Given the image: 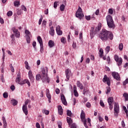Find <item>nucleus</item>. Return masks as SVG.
I'll list each match as a JSON object with an SVG mask.
<instances>
[{
	"instance_id": "de8ad7c7",
	"label": "nucleus",
	"mask_w": 128,
	"mask_h": 128,
	"mask_svg": "<svg viewBox=\"0 0 128 128\" xmlns=\"http://www.w3.org/2000/svg\"><path fill=\"white\" fill-rule=\"evenodd\" d=\"M42 18H43L42 16V15H41V17L40 18L39 21H38V24H40V25L42 24Z\"/></svg>"
},
{
	"instance_id": "423d86ee",
	"label": "nucleus",
	"mask_w": 128,
	"mask_h": 128,
	"mask_svg": "<svg viewBox=\"0 0 128 128\" xmlns=\"http://www.w3.org/2000/svg\"><path fill=\"white\" fill-rule=\"evenodd\" d=\"M114 60L117 62V64L118 66H120L122 64V58H118V56L114 55Z\"/></svg>"
},
{
	"instance_id": "473e14b6",
	"label": "nucleus",
	"mask_w": 128,
	"mask_h": 128,
	"mask_svg": "<svg viewBox=\"0 0 128 128\" xmlns=\"http://www.w3.org/2000/svg\"><path fill=\"white\" fill-rule=\"evenodd\" d=\"M118 48H119L120 50V51L122 50L124 48V44L122 43H120V44H119Z\"/></svg>"
},
{
	"instance_id": "603ef678",
	"label": "nucleus",
	"mask_w": 128,
	"mask_h": 128,
	"mask_svg": "<svg viewBox=\"0 0 128 128\" xmlns=\"http://www.w3.org/2000/svg\"><path fill=\"white\" fill-rule=\"evenodd\" d=\"M61 42H62V44H66V38L62 37L61 38Z\"/></svg>"
},
{
	"instance_id": "0eeeda50",
	"label": "nucleus",
	"mask_w": 128,
	"mask_h": 128,
	"mask_svg": "<svg viewBox=\"0 0 128 128\" xmlns=\"http://www.w3.org/2000/svg\"><path fill=\"white\" fill-rule=\"evenodd\" d=\"M25 34H26V40L27 42V44H30V36H32V34L30 32V30H26Z\"/></svg>"
},
{
	"instance_id": "4d7b16f0",
	"label": "nucleus",
	"mask_w": 128,
	"mask_h": 128,
	"mask_svg": "<svg viewBox=\"0 0 128 128\" xmlns=\"http://www.w3.org/2000/svg\"><path fill=\"white\" fill-rule=\"evenodd\" d=\"M86 108H90L92 106V104H90V102H88L86 104Z\"/></svg>"
},
{
	"instance_id": "e433bc0d",
	"label": "nucleus",
	"mask_w": 128,
	"mask_h": 128,
	"mask_svg": "<svg viewBox=\"0 0 128 128\" xmlns=\"http://www.w3.org/2000/svg\"><path fill=\"white\" fill-rule=\"evenodd\" d=\"M74 96L78 98V91L76 90H74Z\"/></svg>"
},
{
	"instance_id": "9d476101",
	"label": "nucleus",
	"mask_w": 128,
	"mask_h": 128,
	"mask_svg": "<svg viewBox=\"0 0 128 128\" xmlns=\"http://www.w3.org/2000/svg\"><path fill=\"white\" fill-rule=\"evenodd\" d=\"M60 98L63 104H64V106H68V102H66V99L64 95V94H62L60 96Z\"/></svg>"
},
{
	"instance_id": "052dcab7",
	"label": "nucleus",
	"mask_w": 128,
	"mask_h": 128,
	"mask_svg": "<svg viewBox=\"0 0 128 128\" xmlns=\"http://www.w3.org/2000/svg\"><path fill=\"white\" fill-rule=\"evenodd\" d=\"M72 46L73 48H76V43L74 42H73Z\"/></svg>"
},
{
	"instance_id": "f8f14e48",
	"label": "nucleus",
	"mask_w": 128,
	"mask_h": 128,
	"mask_svg": "<svg viewBox=\"0 0 128 128\" xmlns=\"http://www.w3.org/2000/svg\"><path fill=\"white\" fill-rule=\"evenodd\" d=\"M27 84L28 86H30V81L28 80H24L22 81L21 82H20L19 84L22 86V84Z\"/></svg>"
},
{
	"instance_id": "c85d7f7f",
	"label": "nucleus",
	"mask_w": 128,
	"mask_h": 128,
	"mask_svg": "<svg viewBox=\"0 0 128 128\" xmlns=\"http://www.w3.org/2000/svg\"><path fill=\"white\" fill-rule=\"evenodd\" d=\"M105 50L106 52V54H108V52H110V46H107L105 48Z\"/></svg>"
},
{
	"instance_id": "c9c22d12",
	"label": "nucleus",
	"mask_w": 128,
	"mask_h": 128,
	"mask_svg": "<svg viewBox=\"0 0 128 128\" xmlns=\"http://www.w3.org/2000/svg\"><path fill=\"white\" fill-rule=\"evenodd\" d=\"M3 97L4 98H8V92H4L3 94Z\"/></svg>"
},
{
	"instance_id": "e2e57ef3",
	"label": "nucleus",
	"mask_w": 128,
	"mask_h": 128,
	"mask_svg": "<svg viewBox=\"0 0 128 128\" xmlns=\"http://www.w3.org/2000/svg\"><path fill=\"white\" fill-rule=\"evenodd\" d=\"M108 105H109V108L110 110H112L114 108V106H112V104H108Z\"/></svg>"
},
{
	"instance_id": "8fccbe9b",
	"label": "nucleus",
	"mask_w": 128,
	"mask_h": 128,
	"mask_svg": "<svg viewBox=\"0 0 128 128\" xmlns=\"http://www.w3.org/2000/svg\"><path fill=\"white\" fill-rule=\"evenodd\" d=\"M28 102H30V100L28 99L25 102L24 104H25L23 105V106H28Z\"/></svg>"
},
{
	"instance_id": "0e129e2a",
	"label": "nucleus",
	"mask_w": 128,
	"mask_h": 128,
	"mask_svg": "<svg viewBox=\"0 0 128 128\" xmlns=\"http://www.w3.org/2000/svg\"><path fill=\"white\" fill-rule=\"evenodd\" d=\"M1 80H2V82H4V74H1Z\"/></svg>"
},
{
	"instance_id": "f03ea898",
	"label": "nucleus",
	"mask_w": 128,
	"mask_h": 128,
	"mask_svg": "<svg viewBox=\"0 0 128 128\" xmlns=\"http://www.w3.org/2000/svg\"><path fill=\"white\" fill-rule=\"evenodd\" d=\"M42 74H37L36 75V80H39L41 79L42 82H46L50 83V78L48 76V74H46V70H44V68L41 71Z\"/></svg>"
},
{
	"instance_id": "2f4dec72",
	"label": "nucleus",
	"mask_w": 128,
	"mask_h": 128,
	"mask_svg": "<svg viewBox=\"0 0 128 128\" xmlns=\"http://www.w3.org/2000/svg\"><path fill=\"white\" fill-rule=\"evenodd\" d=\"M123 96L125 98V102L126 100H128V93H124L123 94Z\"/></svg>"
},
{
	"instance_id": "6e6552de",
	"label": "nucleus",
	"mask_w": 128,
	"mask_h": 128,
	"mask_svg": "<svg viewBox=\"0 0 128 128\" xmlns=\"http://www.w3.org/2000/svg\"><path fill=\"white\" fill-rule=\"evenodd\" d=\"M103 82H106V84L108 86H110V80L108 77V76L104 75L102 79Z\"/></svg>"
},
{
	"instance_id": "7c9ffc66",
	"label": "nucleus",
	"mask_w": 128,
	"mask_h": 128,
	"mask_svg": "<svg viewBox=\"0 0 128 128\" xmlns=\"http://www.w3.org/2000/svg\"><path fill=\"white\" fill-rule=\"evenodd\" d=\"M46 96L48 100H52V96L50 95V91L47 92Z\"/></svg>"
},
{
	"instance_id": "f257e3e1",
	"label": "nucleus",
	"mask_w": 128,
	"mask_h": 128,
	"mask_svg": "<svg viewBox=\"0 0 128 128\" xmlns=\"http://www.w3.org/2000/svg\"><path fill=\"white\" fill-rule=\"evenodd\" d=\"M99 38L102 42H106L108 40H114V34L110 31L102 29L99 34Z\"/></svg>"
},
{
	"instance_id": "a878e982",
	"label": "nucleus",
	"mask_w": 128,
	"mask_h": 128,
	"mask_svg": "<svg viewBox=\"0 0 128 128\" xmlns=\"http://www.w3.org/2000/svg\"><path fill=\"white\" fill-rule=\"evenodd\" d=\"M99 52H100V58H102L104 56V50L102 48L100 49Z\"/></svg>"
},
{
	"instance_id": "cd10ccee",
	"label": "nucleus",
	"mask_w": 128,
	"mask_h": 128,
	"mask_svg": "<svg viewBox=\"0 0 128 128\" xmlns=\"http://www.w3.org/2000/svg\"><path fill=\"white\" fill-rule=\"evenodd\" d=\"M11 102L13 106H16L18 104V101L14 99L12 100Z\"/></svg>"
},
{
	"instance_id": "69168bd1",
	"label": "nucleus",
	"mask_w": 128,
	"mask_h": 128,
	"mask_svg": "<svg viewBox=\"0 0 128 128\" xmlns=\"http://www.w3.org/2000/svg\"><path fill=\"white\" fill-rule=\"evenodd\" d=\"M71 128H76V124L74 123L72 124L71 126Z\"/></svg>"
},
{
	"instance_id": "2eb2a0df",
	"label": "nucleus",
	"mask_w": 128,
	"mask_h": 128,
	"mask_svg": "<svg viewBox=\"0 0 128 128\" xmlns=\"http://www.w3.org/2000/svg\"><path fill=\"white\" fill-rule=\"evenodd\" d=\"M28 76L30 80L32 82H34V75H32V73L30 70L28 72Z\"/></svg>"
},
{
	"instance_id": "dca6fc26",
	"label": "nucleus",
	"mask_w": 128,
	"mask_h": 128,
	"mask_svg": "<svg viewBox=\"0 0 128 128\" xmlns=\"http://www.w3.org/2000/svg\"><path fill=\"white\" fill-rule=\"evenodd\" d=\"M16 82H18V84L20 83V73L19 72L17 74V77L16 80Z\"/></svg>"
},
{
	"instance_id": "4be33fe9",
	"label": "nucleus",
	"mask_w": 128,
	"mask_h": 128,
	"mask_svg": "<svg viewBox=\"0 0 128 128\" xmlns=\"http://www.w3.org/2000/svg\"><path fill=\"white\" fill-rule=\"evenodd\" d=\"M2 120H3L4 128H6V126H8V124H6V118L4 116L2 117Z\"/></svg>"
},
{
	"instance_id": "6e6d98bb",
	"label": "nucleus",
	"mask_w": 128,
	"mask_h": 128,
	"mask_svg": "<svg viewBox=\"0 0 128 128\" xmlns=\"http://www.w3.org/2000/svg\"><path fill=\"white\" fill-rule=\"evenodd\" d=\"M85 18L86 20H90V16H86Z\"/></svg>"
},
{
	"instance_id": "bf43d9fd",
	"label": "nucleus",
	"mask_w": 128,
	"mask_h": 128,
	"mask_svg": "<svg viewBox=\"0 0 128 128\" xmlns=\"http://www.w3.org/2000/svg\"><path fill=\"white\" fill-rule=\"evenodd\" d=\"M10 88L12 92H14V90H16V87L14 86V85H12L11 86Z\"/></svg>"
},
{
	"instance_id": "5701e85b",
	"label": "nucleus",
	"mask_w": 128,
	"mask_h": 128,
	"mask_svg": "<svg viewBox=\"0 0 128 128\" xmlns=\"http://www.w3.org/2000/svg\"><path fill=\"white\" fill-rule=\"evenodd\" d=\"M66 120H67V122L69 126H70V124H72V118H70V117H67Z\"/></svg>"
},
{
	"instance_id": "ea45409f",
	"label": "nucleus",
	"mask_w": 128,
	"mask_h": 128,
	"mask_svg": "<svg viewBox=\"0 0 128 128\" xmlns=\"http://www.w3.org/2000/svg\"><path fill=\"white\" fill-rule=\"evenodd\" d=\"M40 52H41V54H42V52H44V44L40 45Z\"/></svg>"
},
{
	"instance_id": "680f3d73",
	"label": "nucleus",
	"mask_w": 128,
	"mask_h": 128,
	"mask_svg": "<svg viewBox=\"0 0 128 128\" xmlns=\"http://www.w3.org/2000/svg\"><path fill=\"white\" fill-rule=\"evenodd\" d=\"M58 2H54V8H56L58 7Z\"/></svg>"
},
{
	"instance_id": "a19ab883",
	"label": "nucleus",
	"mask_w": 128,
	"mask_h": 128,
	"mask_svg": "<svg viewBox=\"0 0 128 128\" xmlns=\"http://www.w3.org/2000/svg\"><path fill=\"white\" fill-rule=\"evenodd\" d=\"M8 16H12V11H8L7 12Z\"/></svg>"
},
{
	"instance_id": "c756f323",
	"label": "nucleus",
	"mask_w": 128,
	"mask_h": 128,
	"mask_svg": "<svg viewBox=\"0 0 128 128\" xmlns=\"http://www.w3.org/2000/svg\"><path fill=\"white\" fill-rule=\"evenodd\" d=\"M24 64H25L26 68V70H30V66H28V62L27 61H25Z\"/></svg>"
},
{
	"instance_id": "1a4fd4ad",
	"label": "nucleus",
	"mask_w": 128,
	"mask_h": 128,
	"mask_svg": "<svg viewBox=\"0 0 128 128\" xmlns=\"http://www.w3.org/2000/svg\"><path fill=\"white\" fill-rule=\"evenodd\" d=\"M112 76H113L114 78L116 80H120V74L116 72H112Z\"/></svg>"
},
{
	"instance_id": "f704fd0d",
	"label": "nucleus",
	"mask_w": 128,
	"mask_h": 128,
	"mask_svg": "<svg viewBox=\"0 0 128 128\" xmlns=\"http://www.w3.org/2000/svg\"><path fill=\"white\" fill-rule=\"evenodd\" d=\"M12 30L13 32H14V34H16V32H18V29H16V28H14V27H12Z\"/></svg>"
},
{
	"instance_id": "37998d69",
	"label": "nucleus",
	"mask_w": 128,
	"mask_h": 128,
	"mask_svg": "<svg viewBox=\"0 0 128 128\" xmlns=\"http://www.w3.org/2000/svg\"><path fill=\"white\" fill-rule=\"evenodd\" d=\"M109 92H110V87H107L106 94H108Z\"/></svg>"
},
{
	"instance_id": "6ab92c4d",
	"label": "nucleus",
	"mask_w": 128,
	"mask_h": 128,
	"mask_svg": "<svg viewBox=\"0 0 128 128\" xmlns=\"http://www.w3.org/2000/svg\"><path fill=\"white\" fill-rule=\"evenodd\" d=\"M37 40L38 42H39L40 46L43 45L44 43L42 42V39L40 36H38L37 38Z\"/></svg>"
},
{
	"instance_id": "49530a36",
	"label": "nucleus",
	"mask_w": 128,
	"mask_h": 128,
	"mask_svg": "<svg viewBox=\"0 0 128 128\" xmlns=\"http://www.w3.org/2000/svg\"><path fill=\"white\" fill-rule=\"evenodd\" d=\"M56 34L58 36H62V31L61 30L57 31Z\"/></svg>"
},
{
	"instance_id": "b1692460",
	"label": "nucleus",
	"mask_w": 128,
	"mask_h": 128,
	"mask_svg": "<svg viewBox=\"0 0 128 128\" xmlns=\"http://www.w3.org/2000/svg\"><path fill=\"white\" fill-rule=\"evenodd\" d=\"M66 72V78H67L66 82H68V80H70V76L68 75V69H66L65 71Z\"/></svg>"
},
{
	"instance_id": "aec40b11",
	"label": "nucleus",
	"mask_w": 128,
	"mask_h": 128,
	"mask_svg": "<svg viewBox=\"0 0 128 128\" xmlns=\"http://www.w3.org/2000/svg\"><path fill=\"white\" fill-rule=\"evenodd\" d=\"M108 104H112L114 102V97H109L108 98Z\"/></svg>"
},
{
	"instance_id": "4468645a",
	"label": "nucleus",
	"mask_w": 128,
	"mask_h": 128,
	"mask_svg": "<svg viewBox=\"0 0 128 128\" xmlns=\"http://www.w3.org/2000/svg\"><path fill=\"white\" fill-rule=\"evenodd\" d=\"M22 110L26 116H28V106H23Z\"/></svg>"
},
{
	"instance_id": "c03bdc74",
	"label": "nucleus",
	"mask_w": 128,
	"mask_h": 128,
	"mask_svg": "<svg viewBox=\"0 0 128 128\" xmlns=\"http://www.w3.org/2000/svg\"><path fill=\"white\" fill-rule=\"evenodd\" d=\"M100 106L102 108H104V103L102 100H100Z\"/></svg>"
},
{
	"instance_id": "9b49d317",
	"label": "nucleus",
	"mask_w": 128,
	"mask_h": 128,
	"mask_svg": "<svg viewBox=\"0 0 128 128\" xmlns=\"http://www.w3.org/2000/svg\"><path fill=\"white\" fill-rule=\"evenodd\" d=\"M76 18H78L80 20L82 19V18H84V15L82 13H80L79 12H76Z\"/></svg>"
},
{
	"instance_id": "338daca9",
	"label": "nucleus",
	"mask_w": 128,
	"mask_h": 128,
	"mask_svg": "<svg viewBox=\"0 0 128 128\" xmlns=\"http://www.w3.org/2000/svg\"><path fill=\"white\" fill-rule=\"evenodd\" d=\"M58 30H60V26L56 27V32H58Z\"/></svg>"
},
{
	"instance_id": "774afa93",
	"label": "nucleus",
	"mask_w": 128,
	"mask_h": 128,
	"mask_svg": "<svg viewBox=\"0 0 128 128\" xmlns=\"http://www.w3.org/2000/svg\"><path fill=\"white\" fill-rule=\"evenodd\" d=\"M36 128H40V123L36 122Z\"/></svg>"
},
{
	"instance_id": "864d4df0",
	"label": "nucleus",
	"mask_w": 128,
	"mask_h": 128,
	"mask_svg": "<svg viewBox=\"0 0 128 128\" xmlns=\"http://www.w3.org/2000/svg\"><path fill=\"white\" fill-rule=\"evenodd\" d=\"M21 8L22 10H24V12H26V6H24V5H22L21 6Z\"/></svg>"
},
{
	"instance_id": "a211bd4d",
	"label": "nucleus",
	"mask_w": 128,
	"mask_h": 128,
	"mask_svg": "<svg viewBox=\"0 0 128 128\" xmlns=\"http://www.w3.org/2000/svg\"><path fill=\"white\" fill-rule=\"evenodd\" d=\"M76 86L80 88V90H84V85L80 81H77Z\"/></svg>"
},
{
	"instance_id": "ddd939ff",
	"label": "nucleus",
	"mask_w": 128,
	"mask_h": 128,
	"mask_svg": "<svg viewBox=\"0 0 128 128\" xmlns=\"http://www.w3.org/2000/svg\"><path fill=\"white\" fill-rule=\"evenodd\" d=\"M58 112L60 116H62L64 114V110H62V106L60 105L58 106Z\"/></svg>"
},
{
	"instance_id": "7ed1b4c3",
	"label": "nucleus",
	"mask_w": 128,
	"mask_h": 128,
	"mask_svg": "<svg viewBox=\"0 0 128 128\" xmlns=\"http://www.w3.org/2000/svg\"><path fill=\"white\" fill-rule=\"evenodd\" d=\"M100 28H102V24L99 23L98 24V26L97 27H96L95 30H94V28L92 27L91 28V29L90 30V36L91 37V38H92L100 30Z\"/></svg>"
},
{
	"instance_id": "3c124183",
	"label": "nucleus",
	"mask_w": 128,
	"mask_h": 128,
	"mask_svg": "<svg viewBox=\"0 0 128 128\" xmlns=\"http://www.w3.org/2000/svg\"><path fill=\"white\" fill-rule=\"evenodd\" d=\"M76 12H78L80 13H82V8L79 6L78 8V10Z\"/></svg>"
},
{
	"instance_id": "bb28decb",
	"label": "nucleus",
	"mask_w": 128,
	"mask_h": 128,
	"mask_svg": "<svg viewBox=\"0 0 128 128\" xmlns=\"http://www.w3.org/2000/svg\"><path fill=\"white\" fill-rule=\"evenodd\" d=\"M43 114H46V116H48V114H50V111L48 110H46V109H44L42 110Z\"/></svg>"
},
{
	"instance_id": "20e7f679",
	"label": "nucleus",
	"mask_w": 128,
	"mask_h": 128,
	"mask_svg": "<svg viewBox=\"0 0 128 128\" xmlns=\"http://www.w3.org/2000/svg\"><path fill=\"white\" fill-rule=\"evenodd\" d=\"M106 20L107 22V24L110 28L114 29L116 28V24L112 20V16L110 15H108L106 17Z\"/></svg>"
},
{
	"instance_id": "72a5a7b5",
	"label": "nucleus",
	"mask_w": 128,
	"mask_h": 128,
	"mask_svg": "<svg viewBox=\"0 0 128 128\" xmlns=\"http://www.w3.org/2000/svg\"><path fill=\"white\" fill-rule=\"evenodd\" d=\"M64 8H65L64 5V4H62L60 6V10L61 12H64Z\"/></svg>"
},
{
	"instance_id": "5fc2aeb1",
	"label": "nucleus",
	"mask_w": 128,
	"mask_h": 128,
	"mask_svg": "<svg viewBox=\"0 0 128 128\" xmlns=\"http://www.w3.org/2000/svg\"><path fill=\"white\" fill-rule=\"evenodd\" d=\"M55 92L56 94H58L60 92V89H58V88H56L55 90Z\"/></svg>"
},
{
	"instance_id": "412c9836",
	"label": "nucleus",
	"mask_w": 128,
	"mask_h": 128,
	"mask_svg": "<svg viewBox=\"0 0 128 128\" xmlns=\"http://www.w3.org/2000/svg\"><path fill=\"white\" fill-rule=\"evenodd\" d=\"M48 44L50 48H53V46H54V42L52 40H50Z\"/></svg>"
},
{
	"instance_id": "58836bf2",
	"label": "nucleus",
	"mask_w": 128,
	"mask_h": 128,
	"mask_svg": "<svg viewBox=\"0 0 128 128\" xmlns=\"http://www.w3.org/2000/svg\"><path fill=\"white\" fill-rule=\"evenodd\" d=\"M66 112H67V113H66L67 116H72V111L70 110H67Z\"/></svg>"
},
{
	"instance_id": "4c0bfd02",
	"label": "nucleus",
	"mask_w": 128,
	"mask_h": 128,
	"mask_svg": "<svg viewBox=\"0 0 128 128\" xmlns=\"http://www.w3.org/2000/svg\"><path fill=\"white\" fill-rule=\"evenodd\" d=\"M20 2L18 1H14V6H20Z\"/></svg>"
},
{
	"instance_id": "a18cd8bd",
	"label": "nucleus",
	"mask_w": 128,
	"mask_h": 128,
	"mask_svg": "<svg viewBox=\"0 0 128 128\" xmlns=\"http://www.w3.org/2000/svg\"><path fill=\"white\" fill-rule=\"evenodd\" d=\"M128 84V78H126L124 82H123V86H126Z\"/></svg>"
},
{
	"instance_id": "13d9d810",
	"label": "nucleus",
	"mask_w": 128,
	"mask_h": 128,
	"mask_svg": "<svg viewBox=\"0 0 128 128\" xmlns=\"http://www.w3.org/2000/svg\"><path fill=\"white\" fill-rule=\"evenodd\" d=\"M108 13L110 14H114V10H112V8H110L108 10Z\"/></svg>"
},
{
	"instance_id": "09e8293b",
	"label": "nucleus",
	"mask_w": 128,
	"mask_h": 128,
	"mask_svg": "<svg viewBox=\"0 0 128 128\" xmlns=\"http://www.w3.org/2000/svg\"><path fill=\"white\" fill-rule=\"evenodd\" d=\"M58 128H62V122L60 121H59L58 122Z\"/></svg>"
},
{
	"instance_id": "79ce46f5",
	"label": "nucleus",
	"mask_w": 128,
	"mask_h": 128,
	"mask_svg": "<svg viewBox=\"0 0 128 128\" xmlns=\"http://www.w3.org/2000/svg\"><path fill=\"white\" fill-rule=\"evenodd\" d=\"M14 36H16V38H20V32L18 31V32L14 33Z\"/></svg>"
},
{
	"instance_id": "393cba45",
	"label": "nucleus",
	"mask_w": 128,
	"mask_h": 128,
	"mask_svg": "<svg viewBox=\"0 0 128 128\" xmlns=\"http://www.w3.org/2000/svg\"><path fill=\"white\" fill-rule=\"evenodd\" d=\"M80 118H86V113L84 112V110H82L80 114Z\"/></svg>"
},
{
	"instance_id": "f3484780",
	"label": "nucleus",
	"mask_w": 128,
	"mask_h": 128,
	"mask_svg": "<svg viewBox=\"0 0 128 128\" xmlns=\"http://www.w3.org/2000/svg\"><path fill=\"white\" fill-rule=\"evenodd\" d=\"M50 36H54V26H51L50 28V30L49 32Z\"/></svg>"
},
{
	"instance_id": "39448f33",
	"label": "nucleus",
	"mask_w": 128,
	"mask_h": 128,
	"mask_svg": "<svg viewBox=\"0 0 128 128\" xmlns=\"http://www.w3.org/2000/svg\"><path fill=\"white\" fill-rule=\"evenodd\" d=\"M118 114H120V106L116 102L114 104V116L116 118L118 116Z\"/></svg>"
}]
</instances>
